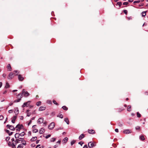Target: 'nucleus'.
<instances>
[{"label": "nucleus", "mask_w": 148, "mask_h": 148, "mask_svg": "<svg viewBox=\"0 0 148 148\" xmlns=\"http://www.w3.org/2000/svg\"><path fill=\"white\" fill-rule=\"evenodd\" d=\"M24 94V96L25 97H27L29 96V93L25 91V90L23 89V90L22 93L21 94H19L18 95V96H21L22 97L23 94Z\"/></svg>", "instance_id": "f257e3e1"}, {"label": "nucleus", "mask_w": 148, "mask_h": 148, "mask_svg": "<svg viewBox=\"0 0 148 148\" xmlns=\"http://www.w3.org/2000/svg\"><path fill=\"white\" fill-rule=\"evenodd\" d=\"M23 128V125L20 124H18L15 127V128H16V130L17 131H20V130L22 129Z\"/></svg>", "instance_id": "f03ea898"}, {"label": "nucleus", "mask_w": 148, "mask_h": 148, "mask_svg": "<svg viewBox=\"0 0 148 148\" xmlns=\"http://www.w3.org/2000/svg\"><path fill=\"white\" fill-rule=\"evenodd\" d=\"M55 124L54 123L52 122L48 126V128L50 130L53 129L54 127Z\"/></svg>", "instance_id": "7ed1b4c3"}, {"label": "nucleus", "mask_w": 148, "mask_h": 148, "mask_svg": "<svg viewBox=\"0 0 148 148\" xmlns=\"http://www.w3.org/2000/svg\"><path fill=\"white\" fill-rule=\"evenodd\" d=\"M6 127L8 128H9L12 131H14L15 129V127H14L13 125H10L9 124L7 125H6Z\"/></svg>", "instance_id": "20e7f679"}, {"label": "nucleus", "mask_w": 148, "mask_h": 148, "mask_svg": "<svg viewBox=\"0 0 148 148\" xmlns=\"http://www.w3.org/2000/svg\"><path fill=\"white\" fill-rule=\"evenodd\" d=\"M15 74L14 73H13L12 72H10L9 74L8 78L9 79H12L14 77L13 75Z\"/></svg>", "instance_id": "39448f33"}, {"label": "nucleus", "mask_w": 148, "mask_h": 148, "mask_svg": "<svg viewBox=\"0 0 148 148\" xmlns=\"http://www.w3.org/2000/svg\"><path fill=\"white\" fill-rule=\"evenodd\" d=\"M88 146L89 148H92L94 146L93 143L92 142H90L88 144Z\"/></svg>", "instance_id": "423d86ee"}, {"label": "nucleus", "mask_w": 148, "mask_h": 148, "mask_svg": "<svg viewBox=\"0 0 148 148\" xmlns=\"http://www.w3.org/2000/svg\"><path fill=\"white\" fill-rule=\"evenodd\" d=\"M18 80L20 81H23L24 79V77L22 76V75H18Z\"/></svg>", "instance_id": "0eeeda50"}, {"label": "nucleus", "mask_w": 148, "mask_h": 148, "mask_svg": "<svg viewBox=\"0 0 148 148\" xmlns=\"http://www.w3.org/2000/svg\"><path fill=\"white\" fill-rule=\"evenodd\" d=\"M44 118H39L38 120V123L39 124L43 122Z\"/></svg>", "instance_id": "6e6552de"}, {"label": "nucleus", "mask_w": 148, "mask_h": 148, "mask_svg": "<svg viewBox=\"0 0 148 148\" xmlns=\"http://www.w3.org/2000/svg\"><path fill=\"white\" fill-rule=\"evenodd\" d=\"M17 116L15 115L12 118L11 122L12 123H14L15 122V121L17 118Z\"/></svg>", "instance_id": "1a4fd4ad"}, {"label": "nucleus", "mask_w": 148, "mask_h": 148, "mask_svg": "<svg viewBox=\"0 0 148 148\" xmlns=\"http://www.w3.org/2000/svg\"><path fill=\"white\" fill-rule=\"evenodd\" d=\"M23 138H16L15 142H16V143H19V142L20 141H22L23 140Z\"/></svg>", "instance_id": "9d476101"}, {"label": "nucleus", "mask_w": 148, "mask_h": 148, "mask_svg": "<svg viewBox=\"0 0 148 148\" xmlns=\"http://www.w3.org/2000/svg\"><path fill=\"white\" fill-rule=\"evenodd\" d=\"M88 132L89 133L92 134H93L95 133V130H88Z\"/></svg>", "instance_id": "9b49d317"}, {"label": "nucleus", "mask_w": 148, "mask_h": 148, "mask_svg": "<svg viewBox=\"0 0 148 148\" xmlns=\"http://www.w3.org/2000/svg\"><path fill=\"white\" fill-rule=\"evenodd\" d=\"M45 132V130L44 128H41L39 131V133L40 134H42Z\"/></svg>", "instance_id": "f8f14e48"}, {"label": "nucleus", "mask_w": 148, "mask_h": 148, "mask_svg": "<svg viewBox=\"0 0 148 148\" xmlns=\"http://www.w3.org/2000/svg\"><path fill=\"white\" fill-rule=\"evenodd\" d=\"M123 132L125 134H129L131 133L130 130H125L123 131Z\"/></svg>", "instance_id": "ddd939ff"}, {"label": "nucleus", "mask_w": 148, "mask_h": 148, "mask_svg": "<svg viewBox=\"0 0 148 148\" xmlns=\"http://www.w3.org/2000/svg\"><path fill=\"white\" fill-rule=\"evenodd\" d=\"M7 68L8 70V71H11L12 70V68L10 64H8L7 66Z\"/></svg>", "instance_id": "4468645a"}, {"label": "nucleus", "mask_w": 148, "mask_h": 148, "mask_svg": "<svg viewBox=\"0 0 148 148\" xmlns=\"http://www.w3.org/2000/svg\"><path fill=\"white\" fill-rule=\"evenodd\" d=\"M85 137V135L83 134H82L80 135L79 137V140H81L82 138Z\"/></svg>", "instance_id": "2eb2a0df"}, {"label": "nucleus", "mask_w": 148, "mask_h": 148, "mask_svg": "<svg viewBox=\"0 0 148 148\" xmlns=\"http://www.w3.org/2000/svg\"><path fill=\"white\" fill-rule=\"evenodd\" d=\"M45 109H46V107L41 106L39 108V110L40 111H42L45 110Z\"/></svg>", "instance_id": "dca6fc26"}, {"label": "nucleus", "mask_w": 148, "mask_h": 148, "mask_svg": "<svg viewBox=\"0 0 148 148\" xmlns=\"http://www.w3.org/2000/svg\"><path fill=\"white\" fill-rule=\"evenodd\" d=\"M18 143H16V142H15V143L12 142V143L11 144V146L12 147V148H16L15 145L17 144Z\"/></svg>", "instance_id": "f3484780"}, {"label": "nucleus", "mask_w": 148, "mask_h": 148, "mask_svg": "<svg viewBox=\"0 0 148 148\" xmlns=\"http://www.w3.org/2000/svg\"><path fill=\"white\" fill-rule=\"evenodd\" d=\"M14 112L15 113V114L17 116L19 113V110L18 108H16L15 109Z\"/></svg>", "instance_id": "a211bd4d"}, {"label": "nucleus", "mask_w": 148, "mask_h": 148, "mask_svg": "<svg viewBox=\"0 0 148 148\" xmlns=\"http://www.w3.org/2000/svg\"><path fill=\"white\" fill-rule=\"evenodd\" d=\"M37 139V137H33L30 140L31 141L33 142L35 141Z\"/></svg>", "instance_id": "6ab92c4d"}, {"label": "nucleus", "mask_w": 148, "mask_h": 148, "mask_svg": "<svg viewBox=\"0 0 148 148\" xmlns=\"http://www.w3.org/2000/svg\"><path fill=\"white\" fill-rule=\"evenodd\" d=\"M30 110H27V116H29L31 114V113L29 112Z\"/></svg>", "instance_id": "aec40b11"}, {"label": "nucleus", "mask_w": 148, "mask_h": 148, "mask_svg": "<svg viewBox=\"0 0 148 148\" xmlns=\"http://www.w3.org/2000/svg\"><path fill=\"white\" fill-rule=\"evenodd\" d=\"M68 138L67 137L65 138L62 140V142L65 143L68 141Z\"/></svg>", "instance_id": "412c9836"}, {"label": "nucleus", "mask_w": 148, "mask_h": 148, "mask_svg": "<svg viewBox=\"0 0 148 148\" xmlns=\"http://www.w3.org/2000/svg\"><path fill=\"white\" fill-rule=\"evenodd\" d=\"M20 98L18 99H16V100H15L14 101V103H16V102H19L21 99V98L22 97H21V96L20 97Z\"/></svg>", "instance_id": "4be33fe9"}, {"label": "nucleus", "mask_w": 148, "mask_h": 148, "mask_svg": "<svg viewBox=\"0 0 148 148\" xmlns=\"http://www.w3.org/2000/svg\"><path fill=\"white\" fill-rule=\"evenodd\" d=\"M64 121L66 122V123L69 125V122L68 118H66L64 119Z\"/></svg>", "instance_id": "5701e85b"}, {"label": "nucleus", "mask_w": 148, "mask_h": 148, "mask_svg": "<svg viewBox=\"0 0 148 148\" xmlns=\"http://www.w3.org/2000/svg\"><path fill=\"white\" fill-rule=\"evenodd\" d=\"M20 136L19 134L18 133H16L15 135V137L16 138L19 137Z\"/></svg>", "instance_id": "b1692460"}, {"label": "nucleus", "mask_w": 148, "mask_h": 148, "mask_svg": "<svg viewBox=\"0 0 148 148\" xmlns=\"http://www.w3.org/2000/svg\"><path fill=\"white\" fill-rule=\"evenodd\" d=\"M62 108L65 110H67L68 109V108L66 106H63L62 107Z\"/></svg>", "instance_id": "393cba45"}, {"label": "nucleus", "mask_w": 148, "mask_h": 148, "mask_svg": "<svg viewBox=\"0 0 148 148\" xmlns=\"http://www.w3.org/2000/svg\"><path fill=\"white\" fill-rule=\"evenodd\" d=\"M131 106L130 105H129L127 108V110L129 112H130L131 111Z\"/></svg>", "instance_id": "a878e982"}, {"label": "nucleus", "mask_w": 148, "mask_h": 148, "mask_svg": "<svg viewBox=\"0 0 148 148\" xmlns=\"http://www.w3.org/2000/svg\"><path fill=\"white\" fill-rule=\"evenodd\" d=\"M57 117H60L61 119H62L63 117V116L62 114H61L58 115L57 116Z\"/></svg>", "instance_id": "bb28decb"}, {"label": "nucleus", "mask_w": 148, "mask_h": 148, "mask_svg": "<svg viewBox=\"0 0 148 148\" xmlns=\"http://www.w3.org/2000/svg\"><path fill=\"white\" fill-rule=\"evenodd\" d=\"M10 85L8 82H6V85L5 86V88H8L10 87Z\"/></svg>", "instance_id": "cd10ccee"}, {"label": "nucleus", "mask_w": 148, "mask_h": 148, "mask_svg": "<svg viewBox=\"0 0 148 148\" xmlns=\"http://www.w3.org/2000/svg\"><path fill=\"white\" fill-rule=\"evenodd\" d=\"M56 140V138H53L51 139L50 141L51 142H54Z\"/></svg>", "instance_id": "c85d7f7f"}, {"label": "nucleus", "mask_w": 148, "mask_h": 148, "mask_svg": "<svg viewBox=\"0 0 148 148\" xmlns=\"http://www.w3.org/2000/svg\"><path fill=\"white\" fill-rule=\"evenodd\" d=\"M140 139L142 140H145V138L144 137V136L143 135L141 136L140 137Z\"/></svg>", "instance_id": "c756f323"}, {"label": "nucleus", "mask_w": 148, "mask_h": 148, "mask_svg": "<svg viewBox=\"0 0 148 148\" xmlns=\"http://www.w3.org/2000/svg\"><path fill=\"white\" fill-rule=\"evenodd\" d=\"M30 102V101H27V102L24 103H23V105H22V107H25L26 106V105H25L26 103H28L29 102Z\"/></svg>", "instance_id": "7c9ffc66"}, {"label": "nucleus", "mask_w": 148, "mask_h": 148, "mask_svg": "<svg viewBox=\"0 0 148 148\" xmlns=\"http://www.w3.org/2000/svg\"><path fill=\"white\" fill-rule=\"evenodd\" d=\"M23 147L22 144H20L18 146L17 148H23Z\"/></svg>", "instance_id": "2f4dec72"}, {"label": "nucleus", "mask_w": 148, "mask_h": 148, "mask_svg": "<svg viewBox=\"0 0 148 148\" xmlns=\"http://www.w3.org/2000/svg\"><path fill=\"white\" fill-rule=\"evenodd\" d=\"M22 142V144L23 145H26V141L25 140H23L21 141Z\"/></svg>", "instance_id": "473e14b6"}, {"label": "nucleus", "mask_w": 148, "mask_h": 148, "mask_svg": "<svg viewBox=\"0 0 148 148\" xmlns=\"http://www.w3.org/2000/svg\"><path fill=\"white\" fill-rule=\"evenodd\" d=\"M41 104V102L40 101H39L37 102L36 103V105L38 106H39Z\"/></svg>", "instance_id": "72a5a7b5"}, {"label": "nucleus", "mask_w": 148, "mask_h": 148, "mask_svg": "<svg viewBox=\"0 0 148 148\" xmlns=\"http://www.w3.org/2000/svg\"><path fill=\"white\" fill-rule=\"evenodd\" d=\"M63 129V128L62 127H60L58 128H56V131H58V130H62Z\"/></svg>", "instance_id": "f704fd0d"}, {"label": "nucleus", "mask_w": 148, "mask_h": 148, "mask_svg": "<svg viewBox=\"0 0 148 148\" xmlns=\"http://www.w3.org/2000/svg\"><path fill=\"white\" fill-rule=\"evenodd\" d=\"M32 131L33 132H34L35 133H37L38 132V130L36 129H34V130H32Z\"/></svg>", "instance_id": "c9c22d12"}, {"label": "nucleus", "mask_w": 148, "mask_h": 148, "mask_svg": "<svg viewBox=\"0 0 148 148\" xmlns=\"http://www.w3.org/2000/svg\"><path fill=\"white\" fill-rule=\"evenodd\" d=\"M53 102L54 104H55L57 106H58L59 105L58 104L55 100H53Z\"/></svg>", "instance_id": "e433bc0d"}, {"label": "nucleus", "mask_w": 148, "mask_h": 148, "mask_svg": "<svg viewBox=\"0 0 148 148\" xmlns=\"http://www.w3.org/2000/svg\"><path fill=\"white\" fill-rule=\"evenodd\" d=\"M146 12L143 11L142 12V16H145L146 15Z\"/></svg>", "instance_id": "4c0bfd02"}, {"label": "nucleus", "mask_w": 148, "mask_h": 148, "mask_svg": "<svg viewBox=\"0 0 148 148\" xmlns=\"http://www.w3.org/2000/svg\"><path fill=\"white\" fill-rule=\"evenodd\" d=\"M137 116L138 118H140L141 117V114L138 112H137Z\"/></svg>", "instance_id": "58836bf2"}, {"label": "nucleus", "mask_w": 148, "mask_h": 148, "mask_svg": "<svg viewBox=\"0 0 148 148\" xmlns=\"http://www.w3.org/2000/svg\"><path fill=\"white\" fill-rule=\"evenodd\" d=\"M75 140H73L71 142V145H72L73 144L75 143Z\"/></svg>", "instance_id": "ea45409f"}, {"label": "nucleus", "mask_w": 148, "mask_h": 148, "mask_svg": "<svg viewBox=\"0 0 148 148\" xmlns=\"http://www.w3.org/2000/svg\"><path fill=\"white\" fill-rule=\"evenodd\" d=\"M117 4L119 6V7L121 6L122 5V3L121 2H119L117 3Z\"/></svg>", "instance_id": "a19ab883"}, {"label": "nucleus", "mask_w": 148, "mask_h": 148, "mask_svg": "<svg viewBox=\"0 0 148 148\" xmlns=\"http://www.w3.org/2000/svg\"><path fill=\"white\" fill-rule=\"evenodd\" d=\"M47 103L49 104H52V102L51 100H48L47 101Z\"/></svg>", "instance_id": "79ce46f5"}, {"label": "nucleus", "mask_w": 148, "mask_h": 148, "mask_svg": "<svg viewBox=\"0 0 148 148\" xmlns=\"http://www.w3.org/2000/svg\"><path fill=\"white\" fill-rule=\"evenodd\" d=\"M20 136H23L25 135V132H23L19 134Z\"/></svg>", "instance_id": "37998d69"}, {"label": "nucleus", "mask_w": 148, "mask_h": 148, "mask_svg": "<svg viewBox=\"0 0 148 148\" xmlns=\"http://www.w3.org/2000/svg\"><path fill=\"white\" fill-rule=\"evenodd\" d=\"M118 125L120 127H121L123 125V124L122 123L119 122L118 123Z\"/></svg>", "instance_id": "c03bdc74"}, {"label": "nucleus", "mask_w": 148, "mask_h": 148, "mask_svg": "<svg viewBox=\"0 0 148 148\" xmlns=\"http://www.w3.org/2000/svg\"><path fill=\"white\" fill-rule=\"evenodd\" d=\"M84 143L83 142H82V141L79 142L78 144L79 145H80L81 146H82V145Z\"/></svg>", "instance_id": "a18cd8bd"}, {"label": "nucleus", "mask_w": 148, "mask_h": 148, "mask_svg": "<svg viewBox=\"0 0 148 148\" xmlns=\"http://www.w3.org/2000/svg\"><path fill=\"white\" fill-rule=\"evenodd\" d=\"M13 72L14 73H15L14 74H15V73H19V72L18 71V70H15V71H14ZM17 75L16 74V75Z\"/></svg>", "instance_id": "49530a36"}, {"label": "nucleus", "mask_w": 148, "mask_h": 148, "mask_svg": "<svg viewBox=\"0 0 148 148\" xmlns=\"http://www.w3.org/2000/svg\"><path fill=\"white\" fill-rule=\"evenodd\" d=\"M51 136V135L50 134H48L47 135V136H45V138H49Z\"/></svg>", "instance_id": "de8ad7c7"}, {"label": "nucleus", "mask_w": 148, "mask_h": 148, "mask_svg": "<svg viewBox=\"0 0 148 148\" xmlns=\"http://www.w3.org/2000/svg\"><path fill=\"white\" fill-rule=\"evenodd\" d=\"M123 12L125 13V14L126 15L127 14V10H123Z\"/></svg>", "instance_id": "09e8293b"}, {"label": "nucleus", "mask_w": 148, "mask_h": 148, "mask_svg": "<svg viewBox=\"0 0 148 148\" xmlns=\"http://www.w3.org/2000/svg\"><path fill=\"white\" fill-rule=\"evenodd\" d=\"M140 2V1L138 0L137 1H135L133 3H139Z\"/></svg>", "instance_id": "8fccbe9b"}, {"label": "nucleus", "mask_w": 148, "mask_h": 148, "mask_svg": "<svg viewBox=\"0 0 148 148\" xmlns=\"http://www.w3.org/2000/svg\"><path fill=\"white\" fill-rule=\"evenodd\" d=\"M128 4V2H124L123 3V4L124 5H127Z\"/></svg>", "instance_id": "3c124183"}, {"label": "nucleus", "mask_w": 148, "mask_h": 148, "mask_svg": "<svg viewBox=\"0 0 148 148\" xmlns=\"http://www.w3.org/2000/svg\"><path fill=\"white\" fill-rule=\"evenodd\" d=\"M3 118V117L2 115H0V120H2Z\"/></svg>", "instance_id": "603ef678"}, {"label": "nucleus", "mask_w": 148, "mask_h": 148, "mask_svg": "<svg viewBox=\"0 0 148 148\" xmlns=\"http://www.w3.org/2000/svg\"><path fill=\"white\" fill-rule=\"evenodd\" d=\"M36 146L35 144L34 143H33L31 145V146L32 147H34Z\"/></svg>", "instance_id": "864d4df0"}, {"label": "nucleus", "mask_w": 148, "mask_h": 148, "mask_svg": "<svg viewBox=\"0 0 148 148\" xmlns=\"http://www.w3.org/2000/svg\"><path fill=\"white\" fill-rule=\"evenodd\" d=\"M10 139V137L9 136L7 137L5 139V140L7 141H8Z\"/></svg>", "instance_id": "5fc2aeb1"}, {"label": "nucleus", "mask_w": 148, "mask_h": 148, "mask_svg": "<svg viewBox=\"0 0 148 148\" xmlns=\"http://www.w3.org/2000/svg\"><path fill=\"white\" fill-rule=\"evenodd\" d=\"M119 112H120L121 111H123V110H124V109L123 108H119Z\"/></svg>", "instance_id": "6e6d98bb"}, {"label": "nucleus", "mask_w": 148, "mask_h": 148, "mask_svg": "<svg viewBox=\"0 0 148 148\" xmlns=\"http://www.w3.org/2000/svg\"><path fill=\"white\" fill-rule=\"evenodd\" d=\"M13 112V110H10L8 111V112L9 113H12Z\"/></svg>", "instance_id": "4d7b16f0"}, {"label": "nucleus", "mask_w": 148, "mask_h": 148, "mask_svg": "<svg viewBox=\"0 0 148 148\" xmlns=\"http://www.w3.org/2000/svg\"><path fill=\"white\" fill-rule=\"evenodd\" d=\"M135 128L136 130H140V127L139 126H137Z\"/></svg>", "instance_id": "13d9d810"}, {"label": "nucleus", "mask_w": 148, "mask_h": 148, "mask_svg": "<svg viewBox=\"0 0 148 148\" xmlns=\"http://www.w3.org/2000/svg\"><path fill=\"white\" fill-rule=\"evenodd\" d=\"M11 144H11V143L10 141H9L8 143V145L9 146H11Z\"/></svg>", "instance_id": "bf43d9fd"}, {"label": "nucleus", "mask_w": 148, "mask_h": 148, "mask_svg": "<svg viewBox=\"0 0 148 148\" xmlns=\"http://www.w3.org/2000/svg\"><path fill=\"white\" fill-rule=\"evenodd\" d=\"M13 133V132H9V133L8 134L9 135V136H11V135H12Z\"/></svg>", "instance_id": "052dcab7"}, {"label": "nucleus", "mask_w": 148, "mask_h": 148, "mask_svg": "<svg viewBox=\"0 0 148 148\" xmlns=\"http://www.w3.org/2000/svg\"><path fill=\"white\" fill-rule=\"evenodd\" d=\"M61 140H60L58 142H57V143H58L59 144H60L61 143Z\"/></svg>", "instance_id": "680f3d73"}, {"label": "nucleus", "mask_w": 148, "mask_h": 148, "mask_svg": "<svg viewBox=\"0 0 148 148\" xmlns=\"http://www.w3.org/2000/svg\"><path fill=\"white\" fill-rule=\"evenodd\" d=\"M5 131L8 134H9L10 132V131L8 130H5Z\"/></svg>", "instance_id": "e2e57ef3"}, {"label": "nucleus", "mask_w": 148, "mask_h": 148, "mask_svg": "<svg viewBox=\"0 0 148 148\" xmlns=\"http://www.w3.org/2000/svg\"><path fill=\"white\" fill-rule=\"evenodd\" d=\"M23 116H21L20 117V119L21 120H23Z\"/></svg>", "instance_id": "0e129e2a"}, {"label": "nucleus", "mask_w": 148, "mask_h": 148, "mask_svg": "<svg viewBox=\"0 0 148 148\" xmlns=\"http://www.w3.org/2000/svg\"><path fill=\"white\" fill-rule=\"evenodd\" d=\"M115 131L116 132H119V130L118 129H116Z\"/></svg>", "instance_id": "69168bd1"}, {"label": "nucleus", "mask_w": 148, "mask_h": 148, "mask_svg": "<svg viewBox=\"0 0 148 148\" xmlns=\"http://www.w3.org/2000/svg\"><path fill=\"white\" fill-rule=\"evenodd\" d=\"M83 148H88L87 146L86 145H85Z\"/></svg>", "instance_id": "338daca9"}, {"label": "nucleus", "mask_w": 148, "mask_h": 148, "mask_svg": "<svg viewBox=\"0 0 148 148\" xmlns=\"http://www.w3.org/2000/svg\"><path fill=\"white\" fill-rule=\"evenodd\" d=\"M6 74H3V76L4 77V78H5L6 77Z\"/></svg>", "instance_id": "774afa93"}]
</instances>
